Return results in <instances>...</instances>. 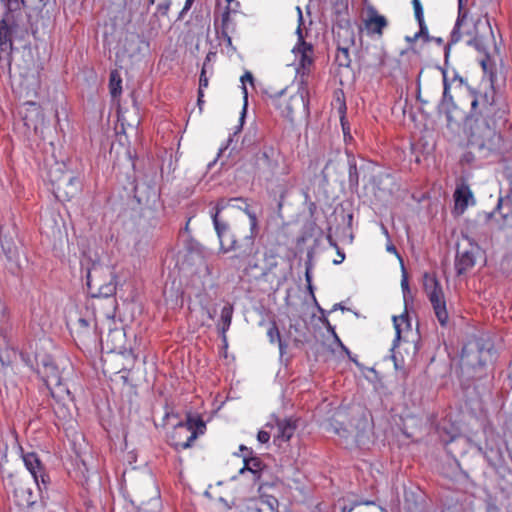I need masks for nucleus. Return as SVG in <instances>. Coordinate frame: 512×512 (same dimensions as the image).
<instances>
[{
  "mask_svg": "<svg viewBox=\"0 0 512 512\" xmlns=\"http://www.w3.org/2000/svg\"><path fill=\"white\" fill-rule=\"evenodd\" d=\"M224 206L218 203L211 212L212 221L215 231L217 233L220 251L223 253L235 252V257L238 258L247 268L260 269V276L268 277L271 272V267L274 263V256H270L265 261L269 260V268L267 265H260L254 262V257L257 254V247L255 245V236L257 233V218L255 214L248 213L249 216V231L244 233L242 231L241 223L234 226L222 218L221 211ZM246 226V223H243Z\"/></svg>",
  "mask_w": 512,
  "mask_h": 512,
  "instance_id": "f257e3e1",
  "label": "nucleus"
},
{
  "mask_svg": "<svg viewBox=\"0 0 512 512\" xmlns=\"http://www.w3.org/2000/svg\"><path fill=\"white\" fill-rule=\"evenodd\" d=\"M493 359L494 352L490 343L481 341L469 343L462 350L461 371L468 378H481L485 374L487 364Z\"/></svg>",
  "mask_w": 512,
  "mask_h": 512,
  "instance_id": "f03ea898",
  "label": "nucleus"
},
{
  "mask_svg": "<svg viewBox=\"0 0 512 512\" xmlns=\"http://www.w3.org/2000/svg\"><path fill=\"white\" fill-rule=\"evenodd\" d=\"M255 174L259 178L272 180L277 176L290 173V167L280 150L273 145L264 144L253 157Z\"/></svg>",
  "mask_w": 512,
  "mask_h": 512,
  "instance_id": "7ed1b4c3",
  "label": "nucleus"
},
{
  "mask_svg": "<svg viewBox=\"0 0 512 512\" xmlns=\"http://www.w3.org/2000/svg\"><path fill=\"white\" fill-rule=\"evenodd\" d=\"M469 145L480 157L487 158L501 151L503 139L486 121L476 119L470 127Z\"/></svg>",
  "mask_w": 512,
  "mask_h": 512,
  "instance_id": "20e7f679",
  "label": "nucleus"
},
{
  "mask_svg": "<svg viewBox=\"0 0 512 512\" xmlns=\"http://www.w3.org/2000/svg\"><path fill=\"white\" fill-rule=\"evenodd\" d=\"M271 101L284 118L293 122L296 115H306L308 113V83L305 81L298 83L297 91L291 95H288L287 90L283 89L274 96H271Z\"/></svg>",
  "mask_w": 512,
  "mask_h": 512,
  "instance_id": "39448f33",
  "label": "nucleus"
},
{
  "mask_svg": "<svg viewBox=\"0 0 512 512\" xmlns=\"http://www.w3.org/2000/svg\"><path fill=\"white\" fill-rule=\"evenodd\" d=\"M22 459L25 467L30 472L34 479V483L39 491V499L35 500L33 504H29L25 509L27 512H50L47 511L44 493L47 491L50 484V478L40 461L38 455L34 452L22 454Z\"/></svg>",
  "mask_w": 512,
  "mask_h": 512,
  "instance_id": "423d86ee",
  "label": "nucleus"
},
{
  "mask_svg": "<svg viewBox=\"0 0 512 512\" xmlns=\"http://www.w3.org/2000/svg\"><path fill=\"white\" fill-rule=\"evenodd\" d=\"M49 181L53 186V193L60 201L74 198L81 190V181L72 173L62 171L61 167L50 170Z\"/></svg>",
  "mask_w": 512,
  "mask_h": 512,
  "instance_id": "0eeeda50",
  "label": "nucleus"
},
{
  "mask_svg": "<svg viewBox=\"0 0 512 512\" xmlns=\"http://www.w3.org/2000/svg\"><path fill=\"white\" fill-rule=\"evenodd\" d=\"M298 12V27L296 30L298 36V43L294 47L293 52L298 58V67L296 69L298 75V83L305 81L307 83V77L310 72V68L313 64V46L310 43L305 42L302 33L303 14L300 7H297Z\"/></svg>",
  "mask_w": 512,
  "mask_h": 512,
  "instance_id": "6e6552de",
  "label": "nucleus"
},
{
  "mask_svg": "<svg viewBox=\"0 0 512 512\" xmlns=\"http://www.w3.org/2000/svg\"><path fill=\"white\" fill-rule=\"evenodd\" d=\"M205 429V423L201 418L188 416L186 422L179 423L175 427L172 445L175 449H187L199 435L204 434Z\"/></svg>",
  "mask_w": 512,
  "mask_h": 512,
  "instance_id": "1a4fd4ad",
  "label": "nucleus"
},
{
  "mask_svg": "<svg viewBox=\"0 0 512 512\" xmlns=\"http://www.w3.org/2000/svg\"><path fill=\"white\" fill-rule=\"evenodd\" d=\"M479 251V246L472 243L467 236L458 243L457 255L455 259V269L458 276H461L471 269L475 264V257Z\"/></svg>",
  "mask_w": 512,
  "mask_h": 512,
  "instance_id": "9d476101",
  "label": "nucleus"
},
{
  "mask_svg": "<svg viewBox=\"0 0 512 512\" xmlns=\"http://www.w3.org/2000/svg\"><path fill=\"white\" fill-rule=\"evenodd\" d=\"M363 29L367 36L381 39L389 25L388 19L381 15L374 6H368L362 18Z\"/></svg>",
  "mask_w": 512,
  "mask_h": 512,
  "instance_id": "9b49d317",
  "label": "nucleus"
},
{
  "mask_svg": "<svg viewBox=\"0 0 512 512\" xmlns=\"http://www.w3.org/2000/svg\"><path fill=\"white\" fill-rule=\"evenodd\" d=\"M338 47L335 56V62L340 67L348 68L351 64V58L349 54L350 46L355 44V34L349 27L341 28L338 33Z\"/></svg>",
  "mask_w": 512,
  "mask_h": 512,
  "instance_id": "f8f14e48",
  "label": "nucleus"
},
{
  "mask_svg": "<svg viewBox=\"0 0 512 512\" xmlns=\"http://www.w3.org/2000/svg\"><path fill=\"white\" fill-rule=\"evenodd\" d=\"M37 366V372L41 375L46 385L55 380L64 379L65 368L62 367L60 370L59 364L49 355L37 359Z\"/></svg>",
  "mask_w": 512,
  "mask_h": 512,
  "instance_id": "ddd939ff",
  "label": "nucleus"
},
{
  "mask_svg": "<svg viewBox=\"0 0 512 512\" xmlns=\"http://www.w3.org/2000/svg\"><path fill=\"white\" fill-rule=\"evenodd\" d=\"M428 297L437 320L442 326H445L448 322L449 312L444 290H430Z\"/></svg>",
  "mask_w": 512,
  "mask_h": 512,
  "instance_id": "4468645a",
  "label": "nucleus"
},
{
  "mask_svg": "<svg viewBox=\"0 0 512 512\" xmlns=\"http://www.w3.org/2000/svg\"><path fill=\"white\" fill-rule=\"evenodd\" d=\"M443 74V95L442 99L439 103V112L445 114L448 123H451L456 120L455 112L457 107L453 101V97L450 93V85L447 80L446 71H442Z\"/></svg>",
  "mask_w": 512,
  "mask_h": 512,
  "instance_id": "2eb2a0df",
  "label": "nucleus"
},
{
  "mask_svg": "<svg viewBox=\"0 0 512 512\" xmlns=\"http://www.w3.org/2000/svg\"><path fill=\"white\" fill-rule=\"evenodd\" d=\"M93 318L83 317L76 314L75 317L70 316L67 325L72 334H75L79 340L84 342L91 335V325Z\"/></svg>",
  "mask_w": 512,
  "mask_h": 512,
  "instance_id": "dca6fc26",
  "label": "nucleus"
},
{
  "mask_svg": "<svg viewBox=\"0 0 512 512\" xmlns=\"http://www.w3.org/2000/svg\"><path fill=\"white\" fill-rule=\"evenodd\" d=\"M244 466L240 469V473L250 472L252 474V480L255 483L260 484L263 481V475L266 471L265 464L260 458L255 456L243 455Z\"/></svg>",
  "mask_w": 512,
  "mask_h": 512,
  "instance_id": "f3484780",
  "label": "nucleus"
},
{
  "mask_svg": "<svg viewBox=\"0 0 512 512\" xmlns=\"http://www.w3.org/2000/svg\"><path fill=\"white\" fill-rule=\"evenodd\" d=\"M14 498L18 506L26 508L39 498V492L36 494L30 486L18 481L14 488Z\"/></svg>",
  "mask_w": 512,
  "mask_h": 512,
  "instance_id": "a211bd4d",
  "label": "nucleus"
},
{
  "mask_svg": "<svg viewBox=\"0 0 512 512\" xmlns=\"http://www.w3.org/2000/svg\"><path fill=\"white\" fill-rule=\"evenodd\" d=\"M296 429L297 420L292 417L277 420V433L274 436V441H289Z\"/></svg>",
  "mask_w": 512,
  "mask_h": 512,
  "instance_id": "6ab92c4d",
  "label": "nucleus"
},
{
  "mask_svg": "<svg viewBox=\"0 0 512 512\" xmlns=\"http://www.w3.org/2000/svg\"><path fill=\"white\" fill-rule=\"evenodd\" d=\"M234 306L230 302H224L220 312V318L217 322V329L221 333L223 340H226V333L230 328Z\"/></svg>",
  "mask_w": 512,
  "mask_h": 512,
  "instance_id": "aec40b11",
  "label": "nucleus"
},
{
  "mask_svg": "<svg viewBox=\"0 0 512 512\" xmlns=\"http://www.w3.org/2000/svg\"><path fill=\"white\" fill-rule=\"evenodd\" d=\"M454 199L455 210L458 213H463L467 209L469 201L473 200V195L468 186L461 185L455 190Z\"/></svg>",
  "mask_w": 512,
  "mask_h": 512,
  "instance_id": "412c9836",
  "label": "nucleus"
},
{
  "mask_svg": "<svg viewBox=\"0 0 512 512\" xmlns=\"http://www.w3.org/2000/svg\"><path fill=\"white\" fill-rule=\"evenodd\" d=\"M63 380L64 379L55 380L54 382H51L46 386L50 390L52 397L57 399L58 401H72V394L68 386L63 382Z\"/></svg>",
  "mask_w": 512,
  "mask_h": 512,
  "instance_id": "4be33fe9",
  "label": "nucleus"
},
{
  "mask_svg": "<svg viewBox=\"0 0 512 512\" xmlns=\"http://www.w3.org/2000/svg\"><path fill=\"white\" fill-rule=\"evenodd\" d=\"M494 213H498L501 216L504 226L512 227V198L510 196L499 198Z\"/></svg>",
  "mask_w": 512,
  "mask_h": 512,
  "instance_id": "5701e85b",
  "label": "nucleus"
},
{
  "mask_svg": "<svg viewBox=\"0 0 512 512\" xmlns=\"http://www.w3.org/2000/svg\"><path fill=\"white\" fill-rule=\"evenodd\" d=\"M233 16L234 15L220 14L221 37L229 46L232 44V38L230 34L234 33L236 30V24Z\"/></svg>",
  "mask_w": 512,
  "mask_h": 512,
  "instance_id": "b1692460",
  "label": "nucleus"
},
{
  "mask_svg": "<svg viewBox=\"0 0 512 512\" xmlns=\"http://www.w3.org/2000/svg\"><path fill=\"white\" fill-rule=\"evenodd\" d=\"M1 245L8 262L18 267L19 251L15 243L12 240L1 239Z\"/></svg>",
  "mask_w": 512,
  "mask_h": 512,
  "instance_id": "393cba45",
  "label": "nucleus"
},
{
  "mask_svg": "<svg viewBox=\"0 0 512 512\" xmlns=\"http://www.w3.org/2000/svg\"><path fill=\"white\" fill-rule=\"evenodd\" d=\"M268 488H271V485L268 483L261 482L258 484L259 500L261 503L267 505L271 511H274L278 507V500L266 492Z\"/></svg>",
  "mask_w": 512,
  "mask_h": 512,
  "instance_id": "a878e982",
  "label": "nucleus"
},
{
  "mask_svg": "<svg viewBox=\"0 0 512 512\" xmlns=\"http://www.w3.org/2000/svg\"><path fill=\"white\" fill-rule=\"evenodd\" d=\"M393 324L396 331V338L393 343V347L396 346V342H398L402 334L405 333L406 330H409L411 325L408 321V317L405 314L399 316H393Z\"/></svg>",
  "mask_w": 512,
  "mask_h": 512,
  "instance_id": "bb28decb",
  "label": "nucleus"
},
{
  "mask_svg": "<svg viewBox=\"0 0 512 512\" xmlns=\"http://www.w3.org/2000/svg\"><path fill=\"white\" fill-rule=\"evenodd\" d=\"M109 89L113 98H116L122 92V79L117 70H112L110 72Z\"/></svg>",
  "mask_w": 512,
  "mask_h": 512,
  "instance_id": "cd10ccee",
  "label": "nucleus"
},
{
  "mask_svg": "<svg viewBox=\"0 0 512 512\" xmlns=\"http://www.w3.org/2000/svg\"><path fill=\"white\" fill-rule=\"evenodd\" d=\"M267 336L271 343L278 342L280 353L283 354L285 346L281 340L280 332L275 322L271 323L269 326L267 330Z\"/></svg>",
  "mask_w": 512,
  "mask_h": 512,
  "instance_id": "c85d7f7f",
  "label": "nucleus"
},
{
  "mask_svg": "<svg viewBox=\"0 0 512 512\" xmlns=\"http://www.w3.org/2000/svg\"><path fill=\"white\" fill-rule=\"evenodd\" d=\"M467 0H458V17L455 23V27L453 30V35H455L464 22V20L467 18L468 11L465 9V3Z\"/></svg>",
  "mask_w": 512,
  "mask_h": 512,
  "instance_id": "c756f323",
  "label": "nucleus"
},
{
  "mask_svg": "<svg viewBox=\"0 0 512 512\" xmlns=\"http://www.w3.org/2000/svg\"><path fill=\"white\" fill-rule=\"evenodd\" d=\"M348 180L350 186L357 187L359 184V174L354 159L349 160Z\"/></svg>",
  "mask_w": 512,
  "mask_h": 512,
  "instance_id": "7c9ffc66",
  "label": "nucleus"
},
{
  "mask_svg": "<svg viewBox=\"0 0 512 512\" xmlns=\"http://www.w3.org/2000/svg\"><path fill=\"white\" fill-rule=\"evenodd\" d=\"M208 77L206 75V63H203V67L201 70L200 78H199V90H198V104L202 103V98L204 96L203 89L208 87Z\"/></svg>",
  "mask_w": 512,
  "mask_h": 512,
  "instance_id": "2f4dec72",
  "label": "nucleus"
},
{
  "mask_svg": "<svg viewBox=\"0 0 512 512\" xmlns=\"http://www.w3.org/2000/svg\"><path fill=\"white\" fill-rule=\"evenodd\" d=\"M12 48H13L12 41H2V42H0V61L5 59L3 54L6 53L7 54L6 61H7V65L9 67L11 65V51H12Z\"/></svg>",
  "mask_w": 512,
  "mask_h": 512,
  "instance_id": "473e14b6",
  "label": "nucleus"
},
{
  "mask_svg": "<svg viewBox=\"0 0 512 512\" xmlns=\"http://www.w3.org/2000/svg\"><path fill=\"white\" fill-rule=\"evenodd\" d=\"M12 41V29L6 21H0V42Z\"/></svg>",
  "mask_w": 512,
  "mask_h": 512,
  "instance_id": "72a5a7b5",
  "label": "nucleus"
},
{
  "mask_svg": "<svg viewBox=\"0 0 512 512\" xmlns=\"http://www.w3.org/2000/svg\"><path fill=\"white\" fill-rule=\"evenodd\" d=\"M481 101L477 93L472 94L470 117H477L481 115L482 109H480Z\"/></svg>",
  "mask_w": 512,
  "mask_h": 512,
  "instance_id": "f704fd0d",
  "label": "nucleus"
},
{
  "mask_svg": "<svg viewBox=\"0 0 512 512\" xmlns=\"http://www.w3.org/2000/svg\"><path fill=\"white\" fill-rule=\"evenodd\" d=\"M239 512H261L257 502L254 499H250L243 506H238Z\"/></svg>",
  "mask_w": 512,
  "mask_h": 512,
  "instance_id": "c9c22d12",
  "label": "nucleus"
},
{
  "mask_svg": "<svg viewBox=\"0 0 512 512\" xmlns=\"http://www.w3.org/2000/svg\"><path fill=\"white\" fill-rule=\"evenodd\" d=\"M419 24V32L414 35L413 38H407L408 41H415L419 37H425L428 39V28L425 24L424 20H421V22H418Z\"/></svg>",
  "mask_w": 512,
  "mask_h": 512,
  "instance_id": "e433bc0d",
  "label": "nucleus"
},
{
  "mask_svg": "<svg viewBox=\"0 0 512 512\" xmlns=\"http://www.w3.org/2000/svg\"><path fill=\"white\" fill-rule=\"evenodd\" d=\"M438 282L434 275L425 273L423 276V288H437Z\"/></svg>",
  "mask_w": 512,
  "mask_h": 512,
  "instance_id": "4c0bfd02",
  "label": "nucleus"
},
{
  "mask_svg": "<svg viewBox=\"0 0 512 512\" xmlns=\"http://www.w3.org/2000/svg\"><path fill=\"white\" fill-rule=\"evenodd\" d=\"M340 120H341V126H342V130H343V135H344L345 142L351 141L352 140V135H351V132H350V126H349L348 121L345 119L344 115L341 116Z\"/></svg>",
  "mask_w": 512,
  "mask_h": 512,
  "instance_id": "58836bf2",
  "label": "nucleus"
},
{
  "mask_svg": "<svg viewBox=\"0 0 512 512\" xmlns=\"http://www.w3.org/2000/svg\"><path fill=\"white\" fill-rule=\"evenodd\" d=\"M415 18L418 22H421V20H424V14H423V8L419 0H412Z\"/></svg>",
  "mask_w": 512,
  "mask_h": 512,
  "instance_id": "ea45409f",
  "label": "nucleus"
},
{
  "mask_svg": "<svg viewBox=\"0 0 512 512\" xmlns=\"http://www.w3.org/2000/svg\"><path fill=\"white\" fill-rule=\"evenodd\" d=\"M253 81H254V78H253V75L251 72L249 71H246L242 77H241V82H242V90H243V93H244V97L245 99L247 98V88H246V85L245 83L246 82H249L251 84H253Z\"/></svg>",
  "mask_w": 512,
  "mask_h": 512,
  "instance_id": "a19ab883",
  "label": "nucleus"
},
{
  "mask_svg": "<svg viewBox=\"0 0 512 512\" xmlns=\"http://www.w3.org/2000/svg\"><path fill=\"white\" fill-rule=\"evenodd\" d=\"M171 6V0H164L157 5V12L163 16L168 14V11Z\"/></svg>",
  "mask_w": 512,
  "mask_h": 512,
  "instance_id": "79ce46f5",
  "label": "nucleus"
},
{
  "mask_svg": "<svg viewBox=\"0 0 512 512\" xmlns=\"http://www.w3.org/2000/svg\"><path fill=\"white\" fill-rule=\"evenodd\" d=\"M477 94L481 101V107H486V106L492 105L493 98H490L487 93H485V94L477 93Z\"/></svg>",
  "mask_w": 512,
  "mask_h": 512,
  "instance_id": "37998d69",
  "label": "nucleus"
},
{
  "mask_svg": "<svg viewBox=\"0 0 512 512\" xmlns=\"http://www.w3.org/2000/svg\"><path fill=\"white\" fill-rule=\"evenodd\" d=\"M257 440L262 444L267 443L270 440V433L264 430L259 431L257 434Z\"/></svg>",
  "mask_w": 512,
  "mask_h": 512,
  "instance_id": "c03bdc74",
  "label": "nucleus"
},
{
  "mask_svg": "<svg viewBox=\"0 0 512 512\" xmlns=\"http://www.w3.org/2000/svg\"><path fill=\"white\" fill-rule=\"evenodd\" d=\"M329 329L331 330V332L333 333L334 335V338H335V341L338 343V345L343 349V351L347 354V355H350V351L349 349L341 342V340L339 339V337L337 336L335 330L333 327L329 326Z\"/></svg>",
  "mask_w": 512,
  "mask_h": 512,
  "instance_id": "a18cd8bd",
  "label": "nucleus"
},
{
  "mask_svg": "<svg viewBox=\"0 0 512 512\" xmlns=\"http://www.w3.org/2000/svg\"><path fill=\"white\" fill-rule=\"evenodd\" d=\"M227 5L230 6V8L234 12V14H237L240 10V3L237 0L232 1L231 3H228Z\"/></svg>",
  "mask_w": 512,
  "mask_h": 512,
  "instance_id": "49530a36",
  "label": "nucleus"
},
{
  "mask_svg": "<svg viewBox=\"0 0 512 512\" xmlns=\"http://www.w3.org/2000/svg\"><path fill=\"white\" fill-rule=\"evenodd\" d=\"M193 2H194V0H186L184 8L181 11L180 15H183L185 12H187L191 8Z\"/></svg>",
  "mask_w": 512,
  "mask_h": 512,
  "instance_id": "de8ad7c7",
  "label": "nucleus"
},
{
  "mask_svg": "<svg viewBox=\"0 0 512 512\" xmlns=\"http://www.w3.org/2000/svg\"><path fill=\"white\" fill-rule=\"evenodd\" d=\"M401 288H409L408 286V278L405 272H403L402 280H401Z\"/></svg>",
  "mask_w": 512,
  "mask_h": 512,
  "instance_id": "09e8293b",
  "label": "nucleus"
},
{
  "mask_svg": "<svg viewBox=\"0 0 512 512\" xmlns=\"http://www.w3.org/2000/svg\"><path fill=\"white\" fill-rule=\"evenodd\" d=\"M386 249L388 252L398 255L396 247L392 243L387 244Z\"/></svg>",
  "mask_w": 512,
  "mask_h": 512,
  "instance_id": "8fccbe9b",
  "label": "nucleus"
},
{
  "mask_svg": "<svg viewBox=\"0 0 512 512\" xmlns=\"http://www.w3.org/2000/svg\"><path fill=\"white\" fill-rule=\"evenodd\" d=\"M240 451L246 452L245 455H247V456H251L253 453V451L251 449H249L248 447H246L244 445H240Z\"/></svg>",
  "mask_w": 512,
  "mask_h": 512,
  "instance_id": "3c124183",
  "label": "nucleus"
},
{
  "mask_svg": "<svg viewBox=\"0 0 512 512\" xmlns=\"http://www.w3.org/2000/svg\"><path fill=\"white\" fill-rule=\"evenodd\" d=\"M338 258H339V259H335V260L333 261V262H334V264H340V263H342V262H343V260L345 259V255H344V253H341V252H339V251H338Z\"/></svg>",
  "mask_w": 512,
  "mask_h": 512,
  "instance_id": "603ef678",
  "label": "nucleus"
},
{
  "mask_svg": "<svg viewBox=\"0 0 512 512\" xmlns=\"http://www.w3.org/2000/svg\"><path fill=\"white\" fill-rule=\"evenodd\" d=\"M220 14L235 15L230 6H228L227 4Z\"/></svg>",
  "mask_w": 512,
  "mask_h": 512,
  "instance_id": "864d4df0",
  "label": "nucleus"
},
{
  "mask_svg": "<svg viewBox=\"0 0 512 512\" xmlns=\"http://www.w3.org/2000/svg\"><path fill=\"white\" fill-rule=\"evenodd\" d=\"M314 290L312 289H309V290H305V294H306V297H309L311 298L314 302H316V299H315V296H314Z\"/></svg>",
  "mask_w": 512,
  "mask_h": 512,
  "instance_id": "5fc2aeb1",
  "label": "nucleus"
},
{
  "mask_svg": "<svg viewBox=\"0 0 512 512\" xmlns=\"http://www.w3.org/2000/svg\"><path fill=\"white\" fill-rule=\"evenodd\" d=\"M212 57H215V54H214V53H212V52H209V53L207 54L206 58H205L204 63H206V65H207V64H208V62H210V61H211Z\"/></svg>",
  "mask_w": 512,
  "mask_h": 512,
  "instance_id": "6e6d98bb",
  "label": "nucleus"
},
{
  "mask_svg": "<svg viewBox=\"0 0 512 512\" xmlns=\"http://www.w3.org/2000/svg\"><path fill=\"white\" fill-rule=\"evenodd\" d=\"M412 290L410 289H407V290H403V298H404V301L406 302L407 301V297L410 295Z\"/></svg>",
  "mask_w": 512,
  "mask_h": 512,
  "instance_id": "4d7b16f0",
  "label": "nucleus"
},
{
  "mask_svg": "<svg viewBox=\"0 0 512 512\" xmlns=\"http://www.w3.org/2000/svg\"><path fill=\"white\" fill-rule=\"evenodd\" d=\"M352 511H353V506H351V507L344 506L342 508V512H352Z\"/></svg>",
  "mask_w": 512,
  "mask_h": 512,
  "instance_id": "13d9d810",
  "label": "nucleus"
},
{
  "mask_svg": "<svg viewBox=\"0 0 512 512\" xmlns=\"http://www.w3.org/2000/svg\"><path fill=\"white\" fill-rule=\"evenodd\" d=\"M306 276H307V282H308V284H307V288H308V289H311V288H313V287H312V284H311V281H310V277H309V273H308V272L306 273Z\"/></svg>",
  "mask_w": 512,
  "mask_h": 512,
  "instance_id": "bf43d9fd",
  "label": "nucleus"
},
{
  "mask_svg": "<svg viewBox=\"0 0 512 512\" xmlns=\"http://www.w3.org/2000/svg\"><path fill=\"white\" fill-rule=\"evenodd\" d=\"M382 230H383V233H384L387 237H389L388 230H387V228H386L385 226H383V225H382Z\"/></svg>",
  "mask_w": 512,
  "mask_h": 512,
  "instance_id": "052dcab7",
  "label": "nucleus"
},
{
  "mask_svg": "<svg viewBox=\"0 0 512 512\" xmlns=\"http://www.w3.org/2000/svg\"><path fill=\"white\" fill-rule=\"evenodd\" d=\"M89 278H90V275L88 274V275H87V282H86V285H87L88 287H90V286H91V282H90V279H89Z\"/></svg>",
  "mask_w": 512,
  "mask_h": 512,
  "instance_id": "680f3d73",
  "label": "nucleus"
},
{
  "mask_svg": "<svg viewBox=\"0 0 512 512\" xmlns=\"http://www.w3.org/2000/svg\"><path fill=\"white\" fill-rule=\"evenodd\" d=\"M100 296H101L100 293H93V294H91V297H93V298H97V297H100Z\"/></svg>",
  "mask_w": 512,
  "mask_h": 512,
  "instance_id": "e2e57ef3",
  "label": "nucleus"
},
{
  "mask_svg": "<svg viewBox=\"0 0 512 512\" xmlns=\"http://www.w3.org/2000/svg\"><path fill=\"white\" fill-rule=\"evenodd\" d=\"M114 296V293L111 291V293L104 294V297H112Z\"/></svg>",
  "mask_w": 512,
  "mask_h": 512,
  "instance_id": "0e129e2a",
  "label": "nucleus"
},
{
  "mask_svg": "<svg viewBox=\"0 0 512 512\" xmlns=\"http://www.w3.org/2000/svg\"><path fill=\"white\" fill-rule=\"evenodd\" d=\"M383 63H384V60H383V58H382V57H380V58H379V62H378V64H379V65H383Z\"/></svg>",
  "mask_w": 512,
  "mask_h": 512,
  "instance_id": "69168bd1",
  "label": "nucleus"
},
{
  "mask_svg": "<svg viewBox=\"0 0 512 512\" xmlns=\"http://www.w3.org/2000/svg\"><path fill=\"white\" fill-rule=\"evenodd\" d=\"M214 314H215V312H214V313L209 312V317H210L211 319H213V318H214Z\"/></svg>",
  "mask_w": 512,
  "mask_h": 512,
  "instance_id": "338daca9",
  "label": "nucleus"
},
{
  "mask_svg": "<svg viewBox=\"0 0 512 512\" xmlns=\"http://www.w3.org/2000/svg\"><path fill=\"white\" fill-rule=\"evenodd\" d=\"M152 502L157 505L158 504V499L155 498V499L152 500Z\"/></svg>",
  "mask_w": 512,
  "mask_h": 512,
  "instance_id": "774afa93",
  "label": "nucleus"
}]
</instances>
